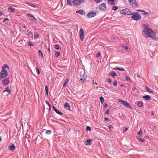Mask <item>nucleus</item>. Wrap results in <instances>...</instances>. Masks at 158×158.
Listing matches in <instances>:
<instances>
[{
    "label": "nucleus",
    "mask_w": 158,
    "mask_h": 158,
    "mask_svg": "<svg viewBox=\"0 0 158 158\" xmlns=\"http://www.w3.org/2000/svg\"><path fill=\"white\" fill-rule=\"evenodd\" d=\"M144 31L146 32V33L145 34V36L146 37H150L153 38L156 36V34L155 32L151 29H148V31L145 29Z\"/></svg>",
    "instance_id": "nucleus-1"
},
{
    "label": "nucleus",
    "mask_w": 158,
    "mask_h": 158,
    "mask_svg": "<svg viewBox=\"0 0 158 158\" xmlns=\"http://www.w3.org/2000/svg\"><path fill=\"white\" fill-rule=\"evenodd\" d=\"M131 18L135 20H139L141 19V15L137 12L132 13Z\"/></svg>",
    "instance_id": "nucleus-2"
},
{
    "label": "nucleus",
    "mask_w": 158,
    "mask_h": 158,
    "mask_svg": "<svg viewBox=\"0 0 158 158\" xmlns=\"http://www.w3.org/2000/svg\"><path fill=\"white\" fill-rule=\"evenodd\" d=\"M120 12L121 14L124 15H131V11L128 9L126 8L125 9L122 10H120Z\"/></svg>",
    "instance_id": "nucleus-3"
},
{
    "label": "nucleus",
    "mask_w": 158,
    "mask_h": 158,
    "mask_svg": "<svg viewBox=\"0 0 158 158\" xmlns=\"http://www.w3.org/2000/svg\"><path fill=\"white\" fill-rule=\"evenodd\" d=\"M85 2L84 0H74L73 2V4L74 6H78Z\"/></svg>",
    "instance_id": "nucleus-4"
},
{
    "label": "nucleus",
    "mask_w": 158,
    "mask_h": 158,
    "mask_svg": "<svg viewBox=\"0 0 158 158\" xmlns=\"http://www.w3.org/2000/svg\"><path fill=\"white\" fill-rule=\"evenodd\" d=\"M118 101L121 102L122 103V104L126 107L129 108H131V106L130 103L127 102L120 99L118 100Z\"/></svg>",
    "instance_id": "nucleus-5"
},
{
    "label": "nucleus",
    "mask_w": 158,
    "mask_h": 158,
    "mask_svg": "<svg viewBox=\"0 0 158 158\" xmlns=\"http://www.w3.org/2000/svg\"><path fill=\"white\" fill-rule=\"evenodd\" d=\"M8 73L6 70H3L0 73V78H3L6 77Z\"/></svg>",
    "instance_id": "nucleus-6"
},
{
    "label": "nucleus",
    "mask_w": 158,
    "mask_h": 158,
    "mask_svg": "<svg viewBox=\"0 0 158 158\" xmlns=\"http://www.w3.org/2000/svg\"><path fill=\"white\" fill-rule=\"evenodd\" d=\"M99 8L100 10L101 11H105L107 9L106 4L104 3H102L100 4L99 6Z\"/></svg>",
    "instance_id": "nucleus-7"
},
{
    "label": "nucleus",
    "mask_w": 158,
    "mask_h": 158,
    "mask_svg": "<svg viewBox=\"0 0 158 158\" xmlns=\"http://www.w3.org/2000/svg\"><path fill=\"white\" fill-rule=\"evenodd\" d=\"M130 3V5L133 8H135L137 7L138 4L135 0H134Z\"/></svg>",
    "instance_id": "nucleus-8"
},
{
    "label": "nucleus",
    "mask_w": 158,
    "mask_h": 158,
    "mask_svg": "<svg viewBox=\"0 0 158 158\" xmlns=\"http://www.w3.org/2000/svg\"><path fill=\"white\" fill-rule=\"evenodd\" d=\"M96 12L92 11L88 13L87 15V16L88 18H93L96 16Z\"/></svg>",
    "instance_id": "nucleus-9"
},
{
    "label": "nucleus",
    "mask_w": 158,
    "mask_h": 158,
    "mask_svg": "<svg viewBox=\"0 0 158 158\" xmlns=\"http://www.w3.org/2000/svg\"><path fill=\"white\" fill-rule=\"evenodd\" d=\"M79 35L80 39L82 41L84 40V31L82 28H81L79 30Z\"/></svg>",
    "instance_id": "nucleus-10"
},
{
    "label": "nucleus",
    "mask_w": 158,
    "mask_h": 158,
    "mask_svg": "<svg viewBox=\"0 0 158 158\" xmlns=\"http://www.w3.org/2000/svg\"><path fill=\"white\" fill-rule=\"evenodd\" d=\"M9 82V78H5L2 80V83L3 85H7Z\"/></svg>",
    "instance_id": "nucleus-11"
},
{
    "label": "nucleus",
    "mask_w": 158,
    "mask_h": 158,
    "mask_svg": "<svg viewBox=\"0 0 158 158\" xmlns=\"http://www.w3.org/2000/svg\"><path fill=\"white\" fill-rule=\"evenodd\" d=\"M9 150L14 151L15 150L16 148L14 144H12L11 145L9 146Z\"/></svg>",
    "instance_id": "nucleus-12"
},
{
    "label": "nucleus",
    "mask_w": 158,
    "mask_h": 158,
    "mask_svg": "<svg viewBox=\"0 0 158 158\" xmlns=\"http://www.w3.org/2000/svg\"><path fill=\"white\" fill-rule=\"evenodd\" d=\"M45 132V134L46 135H49L52 133V131L51 130H48L45 129H44L43 131H42V132Z\"/></svg>",
    "instance_id": "nucleus-13"
},
{
    "label": "nucleus",
    "mask_w": 158,
    "mask_h": 158,
    "mask_svg": "<svg viewBox=\"0 0 158 158\" xmlns=\"http://www.w3.org/2000/svg\"><path fill=\"white\" fill-rule=\"evenodd\" d=\"M64 108L65 109L69 110H70V107L69 104L67 103H65L64 105Z\"/></svg>",
    "instance_id": "nucleus-14"
},
{
    "label": "nucleus",
    "mask_w": 158,
    "mask_h": 158,
    "mask_svg": "<svg viewBox=\"0 0 158 158\" xmlns=\"http://www.w3.org/2000/svg\"><path fill=\"white\" fill-rule=\"evenodd\" d=\"M143 98L147 100H151V98L148 95L144 96L143 97Z\"/></svg>",
    "instance_id": "nucleus-15"
},
{
    "label": "nucleus",
    "mask_w": 158,
    "mask_h": 158,
    "mask_svg": "<svg viewBox=\"0 0 158 158\" xmlns=\"http://www.w3.org/2000/svg\"><path fill=\"white\" fill-rule=\"evenodd\" d=\"M84 10H80L76 11V13L81 14V15H83L85 14V13L84 12Z\"/></svg>",
    "instance_id": "nucleus-16"
},
{
    "label": "nucleus",
    "mask_w": 158,
    "mask_h": 158,
    "mask_svg": "<svg viewBox=\"0 0 158 158\" xmlns=\"http://www.w3.org/2000/svg\"><path fill=\"white\" fill-rule=\"evenodd\" d=\"M80 75H83L85 72L83 69H80L78 70Z\"/></svg>",
    "instance_id": "nucleus-17"
},
{
    "label": "nucleus",
    "mask_w": 158,
    "mask_h": 158,
    "mask_svg": "<svg viewBox=\"0 0 158 158\" xmlns=\"http://www.w3.org/2000/svg\"><path fill=\"white\" fill-rule=\"evenodd\" d=\"M8 10H10V11L14 13L15 12V9L14 8H13L11 6H10L9 8L8 9Z\"/></svg>",
    "instance_id": "nucleus-18"
},
{
    "label": "nucleus",
    "mask_w": 158,
    "mask_h": 158,
    "mask_svg": "<svg viewBox=\"0 0 158 158\" xmlns=\"http://www.w3.org/2000/svg\"><path fill=\"white\" fill-rule=\"evenodd\" d=\"M146 89L147 91H148L151 93H153L154 92V91L152 90L147 86H146Z\"/></svg>",
    "instance_id": "nucleus-19"
},
{
    "label": "nucleus",
    "mask_w": 158,
    "mask_h": 158,
    "mask_svg": "<svg viewBox=\"0 0 158 158\" xmlns=\"http://www.w3.org/2000/svg\"><path fill=\"white\" fill-rule=\"evenodd\" d=\"M115 0H108V2H109L110 3L112 6H114L115 5V3L114 2V1Z\"/></svg>",
    "instance_id": "nucleus-20"
},
{
    "label": "nucleus",
    "mask_w": 158,
    "mask_h": 158,
    "mask_svg": "<svg viewBox=\"0 0 158 158\" xmlns=\"http://www.w3.org/2000/svg\"><path fill=\"white\" fill-rule=\"evenodd\" d=\"M122 47L124 48V49H125L128 52L130 51V48L128 47V46L127 45L123 46Z\"/></svg>",
    "instance_id": "nucleus-21"
},
{
    "label": "nucleus",
    "mask_w": 158,
    "mask_h": 158,
    "mask_svg": "<svg viewBox=\"0 0 158 158\" xmlns=\"http://www.w3.org/2000/svg\"><path fill=\"white\" fill-rule=\"evenodd\" d=\"M6 91L9 93V94H10L11 91L10 90H9V87L7 86V87L5 89V90L4 91V92Z\"/></svg>",
    "instance_id": "nucleus-22"
},
{
    "label": "nucleus",
    "mask_w": 158,
    "mask_h": 158,
    "mask_svg": "<svg viewBox=\"0 0 158 158\" xmlns=\"http://www.w3.org/2000/svg\"><path fill=\"white\" fill-rule=\"evenodd\" d=\"M86 145H90L91 143L92 140L91 139H87L86 140Z\"/></svg>",
    "instance_id": "nucleus-23"
},
{
    "label": "nucleus",
    "mask_w": 158,
    "mask_h": 158,
    "mask_svg": "<svg viewBox=\"0 0 158 158\" xmlns=\"http://www.w3.org/2000/svg\"><path fill=\"white\" fill-rule=\"evenodd\" d=\"M67 4L68 6H72V4L71 0H67Z\"/></svg>",
    "instance_id": "nucleus-24"
},
{
    "label": "nucleus",
    "mask_w": 158,
    "mask_h": 158,
    "mask_svg": "<svg viewBox=\"0 0 158 158\" xmlns=\"http://www.w3.org/2000/svg\"><path fill=\"white\" fill-rule=\"evenodd\" d=\"M114 69H117V70H120V71H125L124 69H123V68H120L118 67H115V68H114Z\"/></svg>",
    "instance_id": "nucleus-25"
},
{
    "label": "nucleus",
    "mask_w": 158,
    "mask_h": 158,
    "mask_svg": "<svg viewBox=\"0 0 158 158\" xmlns=\"http://www.w3.org/2000/svg\"><path fill=\"white\" fill-rule=\"evenodd\" d=\"M145 26V29L143 30V32L145 34L146 33V32L144 31V30L146 29L147 31H148V25L147 24L146 25H144Z\"/></svg>",
    "instance_id": "nucleus-26"
},
{
    "label": "nucleus",
    "mask_w": 158,
    "mask_h": 158,
    "mask_svg": "<svg viewBox=\"0 0 158 158\" xmlns=\"http://www.w3.org/2000/svg\"><path fill=\"white\" fill-rule=\"evenodd\" d=\"M110 75L114 77L117 76V74L115 72H112L110 73Z\"/></svg>",
    "instance_id": "nucleus-27"
},
{
    "label": "nucleus",
    "mask_w": 158,
    "mask_h": 158,
    "mask_svg": "<svg viewBox=\"0 0 158 158\" xmlns=\"http://www.w3.org/2000/svg\"><path fill=\"white\" fill-rule=\"evenodd\" d=\"M6 68H8V69H9V67L8 65L6 64H4V65L2 67V70H5V69Z\"/></svg>",
    "instance_id": "nucleus-28"
},
{
    "label": "nucleus",
    "mask_w": 158,
    "mask_h": 158,
    "mask_svg": "<svg viewBox=\"0 0 158 158\" xmlns=\"http://www.w3.org/2000/svg\"><path fill=\"white\" fill-rule=\"evenodd\" d=\"M54 111L58 114L60 115H62L63 114V113L62 112L59 111L56 109V110L55 109Z\"/></svg>",
    "instance_id": "nucleus-29"
},
{
    "label": "nucleus",
    "mask_w": 158,
    "mask_h": 158,
    "mask_svg": "<svg viewBox=\"0 0 158 158\" xmlns=\"http://www.w3.org/2000/svg\"><path fill=\"white\" fill-rule=\"evenodd\" d=\"M137 105L139 107H141L143 106V103L141 102H139L137 103Z\"/></svg>",
    "instance_id": "nucleus-30"
},
{
    "label": "nucleus",
    "mask_w": 158,
    "mask_h": 158,
    "mask_svg": "<svg viewBox=\"0 0 158 158\" xmlns=\"http://www.w3.org/2000/svg\"><path fill=\"white\" fill-rule=\"evenodd\" d=\"M27 4L30 6L34 7H35L36 6L35 5V4H33L31 3H28Z\"/></svg>",
    "instance_id": "nucleus-31"
},
{
    "label": "nucleus",
    "mask_w": 158,
    "mask_h": 158,
    "mask_svg": "<svg viewBox=\"0 0 158 158\" xmlns=\"http://www.w3.org/2000/svg\"><path fill=\"white\" fill-rule=\"evenodd\" d=\"M100 100L101 103L102 104L103 103V102H104V98L102 96L100 97Z\"/></svg>",
    "instance_id": "nucleus-32"
},
{
    "label": "nucleus",
    "mask_w": 158,
    "mask_h": 158,
    "mask_svg": "<svg viewBox=\"0 0 158 158\" xmlns=\"http://www.w3.org/2000/svg\"><path fill=\"white\" fill-rule=\"evenodd\" d=\"M38 53H39V56H40L42 57H43V53L41 50H39L38 51Z\"/></svg>",
    "instance_id": "nucleus-33"
},
{
    "label": "nucleus",
    "mask_w": 158,
    "mask_h": 158,
    "mask_svg": "<svg viewBox=\"0 0 158 158\" xmlns=\"http://www.w3.org/2000/svg\"><path fill=\"white\" fill-rule=\"evenodd\" d=\"M138 135H139L140 136H141L142 135V131L141 129L138 132Z\"/></svg>",
    "instance_id": "nucleus-34"
},
{
    "label": "nucleus",
    "mask_w": 158,
    "mask_h": 158,
    "mask_svg": "<svg viewBox=\"0 0 158 158\" xmlns=\"http://www.w3.org/2000/svg\"><path fill=\"white\" fill-rule=\"evenodd\" d=\"M125 79L126 80L129 82H131V80L129 78V77L127 76L125 77Z\"/></svg>",
    "instance_id": "nucleus-35"
},
{
    "label": "nucleus",
    "mask_w": 158,
    "mask_h": 158,
    "mask_svg": "<svg viewBox=\"0 0 158 158\" xmlns=\"http://www.w3.org/2000/svg\"><path fill=\"white\" fill-rule=\"evenodd\" d=\"M46 103L49 106V110L51 108V104H50V103L48 101H46Z\"/></svg>",
    "instance_id": "nucleus-36"
},
{
    "label": "nucleus",
    "mask_w": 158,
    "mask_h": 158,
    "mask_svg": "<svg viewBox=\"0 0 158 158\" xmlns=\"http://www.w3.org/2000/svg\"><path fill=\"white\" fill-rule=\"evenodd\" d=\"M36 71L37 73L38 74H39L40 73V71L38 67H37L36 68Z\"/></svg>",
    "instance_id": "nucleus-37"
},
{
    "label": "nucleus",
    "mask_w": 158,
    "mask_h": 158,
    "mask_svg": "<svg viewBox=\"0 0 158 158\" xmlns=\"http://www.w3.org/2000/svg\"><path fill=\"white\" fill-rule=\"evenodd\" d=\"M118 7L117 6H113L112 7V10H116L118 9Z\"/></svg>",
    "instance_id": "nucleus-38"
},
{
    "label": "nucleus",
    "mask_w": 158,
    "mask_h": 158,
    "mask_svg": "<svg viewBox=\"0 0 158 158\" xmlns=\"http://www.w3.org/2000/svg\"><path fill=\"white\" fill-rule=\"evenodd\" d=\"M60 55V52H56L55 54V56L56 57H57L58 56H59Z\"/></svg>",
    "instance_id": "nucleus-39"
},
{
    "label": "nucleus",
    "mask_w": 158,
    "mask_h": 158,
    "mask_svg": "<svg viewBox=\"0 0 158 158\" xmlns=\"http://www.w3.org/2000/svg\"><path fill=\"white\" fill-rule=\"evenodd\" d=\"M113 84L115 86L117 85V82L116 80L114 81V82H113Z\"/></svg>",
    "instance_id": "nucleus-40"
},
{
    "label": "nucleus",
    "mask_w": 158,
    "mask_h": 158,
    "mask_svg": "<svg viewBox=\"0 0 158 158\" xmlns=\"http://www.w3.org/2000/svg\"><path fill=\"white\" fill-rule=\"evenodd\" d=\"M108 127L110 130L112 129L113 128V126L112 125H110L108 126Z\"/></svg>",
    "instance_id": "nucleus-41"
},
{
    "label": "nucleus",
    "mask_w": 158,
    "mask_h": 158,
    "mask_svg": "<svg viewBox=\"0 0 158 158\" xmlns=\"http://www.w3.org/2000/svg\"><path fill=\"white\" fill-rule=\"evenodd\" d=\"M91 130V129L90 127L89 126H87L86 127V130L87 131H90Z\"/></svg>",
    "instance_id": "nucleus-42"
},
{
    "label": "nucleus",
    "mask_w": 158,
    "mask_h": 158,
    "mask_svg": "<svg viewBox=\"0 0 158 158\" xmlns=\"http://www.w3.org/2000/svg\"><path fill=\"white\" fill-rule=\"evenodd\" d=\"M55 48L56 49H59V45L58 44H56L55 46Z\"/></svg>",
    "instance_id": "nucleus-43"
},
{
    "label": "nucleus",
    "mask_w": 158,
    "mask_h": 158,
    "mask_svg": "<svg viewBox=\"0 0 158 158\" xmlns=\"http://www.w3.org/2000/svg\"><path fill=\"white\" fill-rule=\"evenodd\" d=\"M101 53L100 52H98L96 56V58H98L100 56Z\"/></svg>",
    "instance_id": "nucleus-44"
},
{
    "label": "nucleus",
    "mask_w": 158,
    "mask_h": 158,
    "mask_svg": "<svg viewBox=\"0 0 158 158\" xmlns=\"http://www.w3.org/2000/svg\"><path fill=\"white\" fill-rule=\"evenodd\" d=\"M85 77H82L80 78V80L81 81H83L85 80Z\"/></svg>",
    "instance_id": "nucleus-45"
},
{
    "label": "nucleus",
    "mask_w": 158,
    "mask_h": 158,
    "mask_svg": "<svg viewBox=\"0 0 158 158\" xmlns=\"http://www.w3.org/2000/svg\"><path fill=\"white\" fill-rule=\"evenodd\" d=\"M142 12H143V15H147L148 14V12H145L143 10Z\"/></svg>",
    "instance_id": "nucleus-46"
},
{
    "label": "nucleus",
    "mask_w": 158,
    "mask_h": 158,
    "mask_svg": "<svg viewBox=\"0 0 158 158\" xmlns=\"http://www.w3.org/2000/svg\"><path fill=\"white\" fill-rule=\"evenodd\" d=\"M28 44L30 46H33L34 45V44H32V42H29Z\"/></svg>",
    "instance_id": "nucleus-47"
},
{
    "label": "nucleus",
    "mask_w": 158,
    "mask_h": 158,
    "mask_svg": "<svg viewBox=\"0 0 158 158\" xmlns=\"http://www.w3.org/2000/svg\"><path fill=\"white\" fill-rule=\"evenodd\" d=\"M96 3H99L102 1V0H94Z\"/></svg>",
    "instance_id": "nucleus-48"
},
{
    "label": "nucleus",
    "mask_w": 158,
    "mask_h": 158,
    "mask_svg": "<svg viewBox=\"0 0 158 158\" xmlns=\"http://www.w3.org/2000/svg\"><path fill=\"white\" fill-rule=\"evenodd\" d=\"M104 120L108 122L109 121V118H104Z\"/></svg>",
    "instance_id": "nucleus-49"
},
{
    "label": "nucleus",
    "mask_w": 158,
    "mask_h": 158,
    "mask_svg": "<svg viewBox=\"0 0 158 158\" xmlns=\"http://www.w3.org/2000/svg\"><path fill=\"white\" fill-rule=\"evenodd\" d=\"M109 112H110V110H109L108 109L106 112L105 114H109Z\"/></svg>",
    "instance_id": "nucleus-50"
},
{
    "label": "nucleus",
    "mask_w": 158,
    "mask_h": 158,
    "mask_svg": "<svg viewBox=\"0 0 158 158\" xmlns=\"http://www.w3.org/2000/svg\"><path fill=\"white\" fill-rule=\"evenodd\" d=\"M39 35L38 34H36V35H34V37L35 38H37L39 37Z\"/></svg>",
    "instance_id": "nucleus-51"
},
{
    "label": "nucleus",
    "mask_w": 158,
    "mask_h": 158,
    "mask_svg": "<svg viewBox=\"0 0 158 158\" xmlns=\"http://www.w3.org/2000/svg\"><path fill=\"white\" fill-rule=\"evenodd\" d=\"M32 34V33L31 31H30L28 32V35L29 36H31Z\"/></svg>",
    "instance_id": "nucleus-52"
},
{
    "label": "nucleus",
    "mask_w": 158,
    "mask_h": 158,
    "mask_svg": "<svg viewBox=\"0 0 158 158\" xmlns=\"http://www.w3.org/2000/svg\"><path fill=\"white\" fill-rule=\"evenodd\" d=\"M107 81L109 82H111V79L110 78H108L107 79Z\"/></svg>",
    "instance_id": "nucleus-53"
},
{
    "label": "nucleus",
    "mask_w": 158,
    "mask_h": 158,
    "mask_svg": "<svg viewBox=\"0 0 158 158\" xmlns=\"http://www.w3.org/2000/svg\"><path fill=\"white\" fill-rule=\"evenodd\" d=\"M27 15L28 16V17H30H30H33V16H34L33 15H31V14H28Z\"/></svg>",
    "instance_id": "nucleus-54"
},
{
    "label": "nucleus",
    "mask_w": 158,
    "mask_h": 158,
    "mask_svg": "<svg viewBox=\"0 0 158 158\" xmlns=\"http://www.w3.org/2000/svg\"><path fill=\"white\" fill-rule=\"evenodd\" d=\"M139 140H140L141 142H144V141H145V140H144V139H141V138H140V139H139Z\"/></svg>",
    "instance_id": "nucleus-55"
},
{
    "label": "nucleus",
    "mask_w": 158,
    "mask_h": 158,
    "mask_svg": "<svg viewBox=\"0 0 158 158\" xmlns=\"http://www.w3.org/2000/svg\"><path fill=\"white\" fill-rule=\"evenodd\" d=\"M9 20V19L8 18H5L4 19L3 22H5L6 21Z\"/></svg>",
    "instance_id": "nucleus-56"
},
{
    "label": "nucleus",
    "mask_w": 158,
    "mask_h": 158,
    "mask_svg": "<svg viewBox=\"0 0 158 158\" xmlns=\"http://www.w3.org/2000/svg\"><path fill=\"white\" fill-rule=\"evenodd\" d=\"M69 79L68 78L66 79L65 82L67 83L68 82H69Z\"/></svg>",
    "instance_id": "nucleus-57"
},
{
    "label": "nucleus",
    "mask_w": 158,
    "mask_h": 158,
    "mask_svg": "<svg viewBox=\"0 0 158 158\" xmlns=\"http://www.w3.org/2000/svg\"><path fill=\"white\" fill-rule=\"evenodd\" d=\"M45 91H48V86H47V85H46L45 86Z\"/></svg>",
    "instance_id": "nucleus-58"
},
{
    "label": "nucleus",
    "mask_w": 158,
    "mask_h": 158,
    "mask_svg": "<svg viewBox=\"0 0 158 158\" xmlns=\"http://www.w3.org/2000/svg\"><path fill=\"white\" fill-rule=\"evenodd\" d=\"M153 40H155L157 41L158 40V38H156L155 37L153 38Z\"/></svg>",
    "instance_id": "nucleus-59"
},
{
    "label": "nucleus",
    "mask_w": 158,
    "mask_h": 158,
    "mask_svg": "<svg viewBox=\"0 0 158 158\" xmlns=\"http://www.w3.org/2000/svg\"><path fill=\"white\" fill-rule=\"evenodd\" d=\"M128 129V128H125L123 130V131L124 132H125Z\"/></svg>",
    "instance_id": "nucleus-60"
},
{
    "label": "nucleus",
    "mask_w": 158,
    "mask_h": 158,
    "mask_svg": "<svg viewBox=\"0 0 158 158\" xmlns=\"http://www.w3.org/2000/svg\"><path fill=\"white\" fill-rule=\"evenodd\" d=\"M66 84L67 83L64 82L63 84V87H64Z\"/></svg>",
    "instance_id": "nucleus-61"
},
{
    "label": "nucleus",
    "mask_w": 158,
    "mask_h": 158,
    "mask_svg": "<svg viewBox=\"0 0 158 158\" xmlns=\"http://www.w3.org/2000/svg\"><path fill=\"white\" fill-rule=\"evenodd\" d=\"M108 106V105L107 104H105L104 105V107L106 108Z\"/></svg>",
    "instance_id": "nucleus-62"
},
{
    "label": "nucleus",
    "mask_w": 158,
    "mask_h": 158,
    "mask_svg": "<svg viewBox=\"0 0 158 158\" xmlns=\"http://www.w3.org/2000/svg\"><path fill=\"white\" fill-rule=\"evenodd\" d=\"M93 82L94 83V84H96V85L97 84V83L96 82V81H95V82H94V80H93Z\"/></svg>",
    "instance_id": "nucleus-63"
},
{
    "label": "nucleus",
    "mask_w": 158,
    "mask_h": 158,
    "mask_svg": "<svg viewBox=\"0 0 158 158\" xmlns=\"http://www.w3.org/2000/svg\"><path fill=\"white\" fill-rule=\"evenodd\" d=\"M137 77H138L139 78H140V75H139V74H138V75H137Z\"/></svg>",
    "instance_id": "nucleus-64"
}]
</instances>
